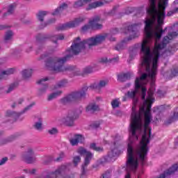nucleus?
<instances>
[{"label":"nucleus","mask_w":178,"mask_h":178,"mask_svg":"<svg viewBox=\"0 0 178 178\" xmlns=\"http://www.w3.org/2000/svg\"><path fill=\"white\" fill-rule=\"evenodd\" d=\"M93 70H94V68H92V67L88 66L84 69L83 72L84 73H92Z\"/></svg>","instance_id":"35"},{"label":"nucleus","mask_w":178,"mask_h":178,"mask_svg":"<svg viewBox=\"0 0 178 178\" xmlns=\"http://www.w3.org/2000/svg\"><path fill=\"white\" fill-rule=\"evenodd\" d=\"M23 99H19V100H18V104H22V102H23Z\"/></svg>","instance_id":"48"},{"label":"nucleus","mask_w":178,"mask_h":178,"mask_svg":"<svg viewBox=\"0 0 178 178\" xmlns=\"http://www.w3.org/2000/svg\"><path fill=\"white\" fill-rule=\"evenodd\" d=\"M33 127L36 130H42V118H38L37 120H35Z\"/></svg>","instance_id":"22"},{"label":"nucleus","mask_w":178,"mask_h":178,"mask_svg":"<svg viewBox=\"0 0 178 178\" xmlns=\"http://www.w3.org/2000/svg\"><path fill=\"white\" fill-rule=\"evenodd\" d=\"M67 84V80L64 79L58 82L57 87H65Z\"/></svg>","instance_id":"34"},{"label":"nucleus","mask_w":178,"mask_h":178,"mask_svg":"<svg viewBox=\"0 0 178 178\" xmlns=\"http://www.w3.org/2000/svg\"><path fill=\"white\" fill-rule=\"evenodd\" d=\"M174 3H178V0H175V1H174Z\"/></svg>","instance_id":"51"},{"label":"nucleus","mask_w":178,"mask_h":178,"mask_svg":"<svg viewBox=\"0 0 178 178\" xmlns=\"http://www.w3.org/2000/svg\"><path fill=\"white\" fill-rule=\"evenodd\" d=\"M116 49L118 50V51H119V49H122V46H120V44H118V45H117L116 46Z\"/></svg>","instance_id":"46"},{"label":"nucleus","mask_w":178,"mask_h":178,"mask_svg":"<svg viewBox=\"0 0 178 178\" xmlns=\"http://www.w3.org/2000/svg\"><path fill=\"white\" fill-rule=\"evenodd\" d=\"M99 107L95 103H90L86 107V112H94V111H98Z\"/></svg>","instance_id":"21"},{"label":"nucleus","mask_w":178,"mask_h":178,"mask_svg":"<svg viewBox=\"0 0 178 178\" xmlns=\"http://www.w3.org/2000/svg\"><path fill=\"white\" fill-rule=\"evenodd\" d=\"M65 39V36H63V35H56L53 37V41L54 42L56 43V42L58 41V40H64Z\"/></svg>","instance_id":"33"},{"label":"nucleus","mask_w":178,"mask_h":178,"mask_svg":"<svg viewBox=\"0 0 178 178\" xmlns=\"http://www.w3.org/2000/svg\"><path fill=\"white\" fill-rule=\"evenodd\" d=\"M35 104V103L31 104L29 106H26L22 113H16L15 111H7L6 116H8V118H19V116H20L22 113H24V112H26V111H29V109H31V108H33V106H34Z\"/></svg>","instance_id":"13"},{"label":"nucleus","mask_w":178,"mask_h":178,"mask_svg":"<svg viewBox=\"0 0 178 178\" xmlns=\"http://www.w3.org/2000/svg\"><path fill=\"white\" fill-rule=\"evenodd\" d=\"M63 156H65V154H63V152H62V153H60V156L56 159V161L57 162H58V161H60V159L62 158H63Z\"/></svg>","instance_id":"41"},{"label":"nucleus","mask_w":178,"mask_h":178,"mask_svg":"<svg viewBox=\"0 0 178 178\" xmlns=\"http://www.w3.org/2000/svg\"><path fill=\"white\" fill-rule=\"evenodd\" d=\"M138 25L137 24H135L134 25H130L128 26V33L130 34V37L127 39H124L121 45H123V44H126L127 41H130L131 40H133L134 38H137L140 35V32L137 31V27Z\"/></svg>","instance_id":"7"},{"label":"nucleus","mask_w":178,"mask_h":178,"mask_svg":"<svg viewBox=\"0 0 178 178\" xmlns=\"http://www.w3.org/2000/svg\"><path fill=\"white\" fill-rule=\"evenodd\" d=\"M15 89V85H10L8 88V90H7V92H10L11 91H13Z\"/></svg>","instance_id":"40"},{"label":"nucleus","mask_w":178,"mask_h":178,"mask_svg":"<svg viewBox=\"0 0 178 178\" xmlns=\"http://www.w3.org/2000/svg\"><path fill=\"white\" fill-rule=\"evenodd\" d=\"M113 147V149H111V151L108 152V156L106 157V162H115V161H116V158H118L121 153L120 150L118 149L116 143L114 142Z\"/></svg>","instance_id":"9"},{"label":"nucleus","mask_w":178,"mask_h":178,"mask_svg":"<svg viewBox=\"0 0 178 178\" xmlns=\"http://www.w3.org/2000/svg\"><path fill=\"white\" fill-rule=\"evenodd\" d=\"M157 93L159 95V97H163V95H165V93H163L162 90H159Z\"/></svg>","instance_id":"43"},{"label":"nucleus","mask_w":178,"mask_h":178,"mask_svg":"<svg viewBox=\"0 0 178 178\" xmlns=\"http://www.w3.org/2000/svg\"><path fill=\"white\" fill-rule=\"evenodd\" d=\"M31 47H29V49H28L26 51H27V52H31Z\"/></svg>","instance_id":"49"},{"label":"nucleus","mask_w":178,"mask_h":178,"mask_svg":"<svg viewBox=\"0 0 178 178\" xmlns=\"http://www.w3.org/2000/svg\"><path fill=\"white\" fill-rule=\"evenodd\" d=\"M140 47V44H136L134 47L129 49L130 58H131V55L137 54V49Z\"/></svg>","instance_id":"29"},{"label":"nucleus","mask_w":178,"mask_h":178,"mask_svg":"<svg viewBox=\"0 0 178 178\" xmlns=\"http://www.w3.org/2000/svg\"><path fill=\"white\" fill-rule=\"evenodd\" d=\"M8 159L6 157L3 158L1 160H0V166H2V165H5Z\"/></svg>","instance_id":"39"},{"label":"nucleus","mask_w":178,"mask_h":178,"mask_svg":"<svg viewBox=\"0 0 178 178\" xmlns=\"http://www.w3.org/2000/svg\"><path fill=\"white\" fill-rule=\"evenodd\" d=\"M86 90L87 89L85 88L84 90L79 92H72L70 95L62 98L60 99V102L63 105H66V104H70V102H74V101H77V99H80V98H83V97H86Z\"/></svg>","instance_id":"5"},{"label":"nucleus","mask_w":178,"mask_h":178,"mask_svg":"<svg viewBox=\"0 0 178 178\" xmlns=\"http://www.w3.org/2000/svg\"><path fill=\"white\" fill-rule=\"evenodd\" d=\"M49 134H51V136H56L58 133V128L53 127L48 130Z\"/></svg>","instance_id":"32"},{"label":"nucleus","mask_w":178,"mask_h":178,"mask_svg":"<svg viewBox=\"0 0 178 178\" xmlns=\"http://www.w3.org/2000/svg\"><path fill=\"white\" fill-rule=\"evenodd\" d=\"M112 174L109 171L104 172L100 178H111Z\"/></svg>","instance_id":"36"},{"label":"nucleus","mask_w":178,"mask_h":178,"mask_svg":"<svg viewBox=\"0 0 178 178\" xmlns=\"http://www.w3.org/2000/svg\"><path fill=\"white\" fill-rule=\"evenodd\" d=\"M99 22V17H96L93 19L89 21L88 24L83 26L81 29L83 33H86L88 30H90V29H102V24H98Z\"/></svg>","instance_id":"6"},{"label":"nucleus","mask_w":178,"mask_h":178,"mask_svg":"<svg viewBox=\"0 0 178 178\" xmlns=\"http://www.w3.org/2000/svg\"><path fill=\"white\" fill-rule=\"evenodd\" d=\"M65 9H67V4L64 3L60 6L59 8L54 10V11L52 13V15L53 16H59V15H60L63 10H65Z\"/></svg>","instance_id":"16"},{"label":"nucleus","mask_w":178,"mask_h":178,"mask_svg":"<svg viewBox=\"0 0 178 178\" xmlns=\"http://www.w3.org/2000/svg\"><path fill=\"white\" fill-rule=\"evenodd\" d=\"M168 6V0H149V6L147 8V13L149 16L145 21V34L147 37H152L154 40H161L163 31V20L166 13L165 10Z\"/></svg>","instance_id":"1"},{"label":"nucleus","mask_w":178,"mask_h":178,"mask_svg":"<svg viewBox=\"0 0 178 178\" xmlns=\"http://www.w3.org/2000/svg\"><path fill=\"white\" fill-rule=\"evenodd\" d=\"M17 6V4L16 3H13L10 4L8 7L7 13H4V16H6V15H12L13 12H15V8Z\"/></svg>","instance_id":"23"},{"label":"nucleus","mask_w":178,"mask_h":178,"mask_svg":"<svg viewBox=\"0 0 178 178\" xmlns=\"http://www.w3.org/2000/svg\"><path fill=\"white\" fill-rule=\"evenodd\" d=\"M84 21V17H81L79 18H76L74 21H70L67 22L63 25H60L58 27V30H69V29H74V27H77L81 22Z\"/></svg>","instance_id":"8"},{"label":"nucleus","mask_w":178,"mask_h":178,"mask_svg":"<svg viewBox=\"0 0 178 178\" xmlns=\"http://www.w3.org/2000/svg\"><path fill=\"white\" fill-rule=\"evenodd\" d=\"M13 37V32L12 31H8L6 33L4 40L6 42H8V41L12 40V38Z\"/></svg>","instance_id":"26"},{"label":"nucleus","mask_w":178,"mask_h":178,"mask_svg":"<svg viewBox=\"0 0 178 178\" xmlns=\"http://www.w3.org/2000/svg\"><path fill=\"white\" fill-rule=\"evenodd\" d=\"M81 161V157H80V156H74L73 158V163L74 166H77V165L80 163Z\"/></svg>","instance_id":"31"},{"label":"nucleus","mask_w":178,"mask_h":178,"mask_svg":"<svg viewBox=\"0 0 178 178\" xmlns=\"http://www.w3.org/2000/svg\"><path fill=\"white\" fill-rule=\"evenodd\" d=\"M113 34H116V32H113Z\"/></svg>","instance_id":"53"},{"label":"nucleus","mask_w":178,"mask_h":178,"mask_svg":"<svg viewBox=\"0 0 178 178\" xmlns=\"http://www.w3.org/2000/svg\"><path fill=\"white\" fill-rule=\"evenodd\" d=\"M170 29H172V28H168V30H170Z\"/></svg>","instance_id":"54"},{"label":"nucleus","mask_w":178,"mask_h":178,"mask_svg":"<svg viewBox=\"0 0 178 178\" xmlns=\"http://www.w3.org/2000/svg\"><path fill=\"white\" fill-rule=\"evenodd\" d=\"M84 137L81 135H75L74 138L70 140L71 145H77L79 143H83Z\"/></svg>","instance_id":"15"},{"label":"nucleus","mask_w":178,"mask_h":178,"mask_svg":"<svg viewBox=\"0 0 178 178\" xmlns=\"http://www.w3.org/2000/svg\"><path fill=\"white\" fill-rule=\"evenodd\" d=\"M106 38L110 41H115V38L112 37L111 33L99 35L95 38H91L83 41H81L80 38H76L74 40L70 49L67 51V56L65 57L62 58L57 57L49 58L48 60L46 61V67L49 70H51V72H54L55 73L64 72L66 70V68H65V66H63V63H65V62H66V60H67L70 56L77 55L80 54L81 51L85 49L86 47H92V45H97V44H99L100 42H102V41H105Z\"/></svg>","instance_id":"2"},{"label":"nucleus","mask_w":178,"mask_h":178,"mask_svg":"<svg viewBox=\"0 0 178 178\" xmlns=\"http://www.w3.org/2000/svg\"><path fill=\"white\" fill-rule=\"evenodd\" d=\"M76 152L77 154H79V155L86 156L84 165H82V168H81L82 172L80 177V178H86L88 175V170L86 166H87V165L90 163V161H91V159H92V156H94V155L91 152L87 151V149H86L84 147H79L76 150Z\"/></svg>","instance_id":"4"},{"label":"nucleus","mask_w":178,"mask_h":178,"mask_svg":"<svg viewBox=\"0 0 178 178\" xmlns=\"http://www.w3.org/2000/svg\"><path fill=\"white\" fill-rule=\"evenodd\" d=\"M71 166L70 163L65 164L59 167L54 172H51L47 176V178L59 177L65 172H67Z\"/></svg>","instance_id":"10"},{"label":"nucleus","mask_w":178,"mask_h":178,"mask_svg":"<svg viewBox=\"0 0 178 178\" xmlns=\"http://www.w3.org/2000/svg\"><path fill=\"white\" fill-rule=\"evenodd\" d=\"M99 123L98 122L92 123L90 126L92 129H98L99 127Z\"/></svg>","instance_id":"38"},{"label":"nucleus","mask_w":178,"mask_h":178,"mask_svg":"<svg viewBox=\"0 0 178 178\" xmlns=\"http://www.w3.org/2000/svg\"><path fill=\"white\" fill-rule=\"evenodd\" d=\"M172 15H173V12L170 11L168 13L167 16H172Z\"/></svg>","instance_id":"47"},{"label":"nucleus","mask_w":178,"mask_h":178,"mask_svg":"<svg viewBox=\"0 0 178 178\" xmlns=\"http://www.w3.org/2000/svg\"><path fill=\"white\" fill-rule=\"evenodd\" d=\"M48 77H46L44 79H41L38 81V84H42L44 86L42 88L39 89L38 90V92L40 95L42 94H45V92H47V90H48V85L45 84V81H48Z\"/></svg>","instance_id":"14"},{"label":"nucleus","mask_w":178,"mask_h":178,"mask_svg":"<svg viewBox=\"0 0 178 178\" xmlns=\"http://www.w3.org/2000/svg\"><path fill=\"white\" fill-rule=\"evenodd\" d=\"M105 3H108L106 0H101L96 2H92V0H79L74 3V8H81V6H84V5H88L86 10H91L104 6Z\"/></svg>","instance_id":"3"},{"label":"nucleus","mask_w":178,"mask_h":178,"mask_svg":"<svg viewBox=\"0 0 178 178\" xmlns=\"http://www.w3.org/2000/svg\"><path fill=\"white\" fill-rule=\"evenodd\" d=\"M33 74V70L28 69L22 71V76L24 79H27V77H30Z\"/></svg>","instance_id":"27"},{"label":"nucleus","mask_w":178,"mask_h":178,"mask_svg":"<svg viewBox=\"0 0 178 178\" xmlns=\"http://www.w3.org/2000/svg\"><path fill=\"white\" fill-rule=\"evenodd\" d=\"M109 83V81L107 79L102 80L99 82L98 84L94 83L93 85L90 86L91 88H102L105 87V86H107V84Z\"/></svg>","instance_id":"17"},{"label":"nucleus","mask_w":178,"mask_h":178,"mask_svg":"<svg viewBox=\"0 0 178 178\" xmlns=\"http://www.w3.org/2000/svg\"><path fill=\"white\" fill-rule=\"evenodd\" d=\"M131 77V74L130 72H127V74H120L118 76V81H126V80H129Z\"/></svg>","instance_id":"20"},{"label":"nucleus","mask_w":178,"mask_h":178,"mask_svg":"<svg viewBox=\"0 0 178 178\" xmlns=\"http://www.w3.org/2000/svg\"><path fill=\"white\" fill-rule=\"evenodd\" d=\"M15 73V69L10 68L6 71H2L0 72V80H2L6 77V76H10V74H13Z\"/></svg>","instance_id":"19"},{"label":"nucleus","mask_w":178,"mask_h":178,"mask_svg":"<svg viewBox=\"0 0 178 178\" xmlns=\"http://www.w3.org/2000/svg\"><path fill=\"white\" fill-rule=\"evenodd\" d=\"M22 159L26 162V163H33V162H34V152L33 149H28L27 152L22 155Z\"/></svg>","instance_id":"12"},{"label":"nucleus","mask_w":178,"mask_h":178,"mask_svg":"<svg viewBox=\"0 0 178 178\" xmlns=\"http://www.w3.org/2000/svg\"><path fill=\"white\" fill-rule=\"evenodd\" d=\"M175 141H176V143H177V141H178V138L175 140Z\"/></svg>","instance_id":"52"},{"label":"nucleus","mask_w":178,"mask_h":178,"mask_svg":"<svg viewBox=\"0 0 178 178\" xmlns=\"http://www.w3.org/2000/svg\"><path fill=\"white\" fill-rule=\"evenodd\" d=\"M48 15L47 11H40L37 15V19L39 22H44V17Z\"/></svg>","instance_id":"24"},{"label":"nucleus","mask_w":178,"mask_h":178,"mask_svg":"<svg viewBox=\"0 0 178 178\" xmlns=\"http://www.w3.org/2000/svg\"><path fill=\"white\" fill-rule=\"evenodd\" d=\"M101 97H97V101H101Z\"/></svg>","instance_id":"50"},{"label":"nucleus","mask_w":178,"mask_h":178,"mask_svg":"<svg viewBox=\"0 0 178 178\" xmlns=\"http://www.w3.org/2000/svg\"><path fill=\"white\" fill-rule=\"evenodd\" d=\"M77 119V115L75 113H70L65 118H63L62 122L66 126H73L74 120Z\"/></svg>","instance_id":"11"},{"label":"nucleus","mask_w":178,"mask_h":178,"mask_svg":"<svg viewBox=\"0 0 178 178\" xmlns=\"http://www.w3.org/2000/svg\"><path fill=\"white\" fill-rule=\"evenodd\" d=\"M119 60V57H116L115 58H111V59H108V57H102L99 60V63H116Z\"/></svg>","instance_id":"18"},{"label":"nucleus","mask_w":178,"mask_h":178,"mask_svg":"<svg viewBox=\"0 0 178 178\" xmlns=\"http://www.w3.org/2000/svg\"><path fill=\"white\" fill-rule=\"evenodd\" d=\"M5 29H6V26H5V25H0V31L1 30H5Z\"/></svg>","instance_id":"45"},{"label":"nucleus","mask_w":178,"mask_h":178,"mask_svg":"<svg viewBox=\"0 0 178 178\" xmlns=\"http://www.w3.org/2000/svg\"><path fill=\"white\" fill-rule=\"evenodd\" d=\"M119 105H120V101L119 99H115L111 102V106L113 108H119Z\"/></svg>","instance_id":"30"},{"label":"nucleus","mask_w":178,"mask_h":178,"mask_svg":"<svg viewBox=\"0 0 178 178\" xmlns=\"http://www.w3.org/2000/svg\"><path fill=\"white\" fill-rule=\"evenodd\" d=\"M28 173H30L31 175H34V173H35V169L28 170Z\"/></svg>","instance_id":"42"},{"label":"nucleus","mask_w":178,"mask_h":178,"mask_svg":"<svg viewBox=\"0 0 178 178\" xmlns=\"http://www.w3.org/2000/svg\"><path fill=\"white\" fill-rule=\"evenodd\" d=\"M90 147L91 148V149H94V151H97V152H102L104 151V148L97 147V145H95V143L90 144Z\"/></svg>","instance_id":"28"},{"label":"nucleus","mask_w":178,"mask_h":178,"mask_svg":"<svg viewBox=\"0 0 178 178\" xmlns=\"http://www.w3.org/2000/svg\"><path fill=\"white\" fill-rule=\"evenodd\" d=\"M51 23H55V19H51L47 22V24H51Z\"/></svg>","instance_id":"44"},{"label":"nucleus","mask_w":178,"mask_h":178,"mask_svg":"<svg viewBox=\"0 0 178 178\" xmlns=\"http://www.w3.org/2000/svg\"><path fill=\"white\" fill-rule=\"evenodd\" d=\"M60 94H62V91L58 90L57 92L50 94L48 96L47 99H48V101H52V99H55V98L59 97V95H60Z\"/></svg>","instance_id":"25"},{"label":"nucleus","mask_w":178,"mask_h":178,"mask_svg":"<svg viewBox=\"0 0 178 178\" xmlns=\"http://www.w3.org/2000/svg\"><path fill=\"white\" fill-rule=\"evenodd\" d=\"M172 77H175L178 75V68H174L171 72Z\"/></svg>","instance_id":"37"}]
</instances>
